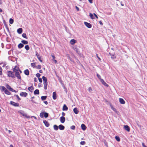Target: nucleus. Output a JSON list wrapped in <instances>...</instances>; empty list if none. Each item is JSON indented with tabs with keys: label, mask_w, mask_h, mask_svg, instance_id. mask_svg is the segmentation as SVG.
<instances>
[{
	"label": "nucleus",
	"mask_w": 147,
	"mask_h": 147,
	"mask_svg": "<svg viewBox=\"0 0 147 147\" xmlns=\"http://www.w3.org/2000/svg\"><path fill=\"white\" fill-rule=\"evenodd\" d=\"M36 55L37 56V57H39V55L38 54V53L37 51L36 52Z\"/></svg>",
	"instance_id": "nucleus-52"
},
{
	"label": "nucleus",
	"mask_w": 147,
	"mask_h": 147,
	"mask_svg": "<svg viewBox=\"0 0 147 147\" xmlns=\"http://www.w3.org/2000/svg\"><path fill=\"white\" fill-rule=\"evenodd\" d=\"M28 90L31 92H32L34 90V88L32 86L29 87L28 88Z\"/></svg>",
	"instance_id": "nucleus-22"
},
{
	"label": "nucleus",
	"mask_w": 147,
	"mask_h": 147,
	"mask_svg": "<svg viewBox=\"0 0 147 147\" xmlns=\"http://www.w3.org/2000/svg\"><path fill=\"white\" fill-rule=\"evenodd\" d=\"M109 54L111 55V58L112 59H114L116 58V56H115V55L114 54H111L110 53Z\"/></svg>",
	"instance_id": "nucleus-24"
},
{
	"label": "nucleus",
	"mask_w": 147,
	"mask_h": 147,
	"mask_svg": "<svg viewBox=\"0 0 147 147\" xmlns=\"http://www.w3.org/2000/svg\"><path fill=\"white\" fill-rule=\"evenodd\" d=\"M53 127H54V129L55 130H58V127H59V126L58 127L57 125H54V126H53Z\"/></svg>",
	"instance_id": "nucleus-29"
},
{
	"label": "nucleus",
	"mask_w": 147,
	"mask_h": 147,
	"mask_svg": "<svg viewBox=\"0 0 147 147\" xmlns=\"http://www.w3.org/2000/svg\"><path fill=\"white\" fill-rule=\"evenodd\" d=\"M21 42L23 44L26 45L28 43V42L25 40H22L21 41Z\"/></svg>",
	"instance_id": "nucleus-28"
},
{
	"label": "nucleus",
	"mask_w": 147,
	"mask_h": 147,
	"mask_svg": "<svg viewBox=\"0 0 147 147\" xmlns=\"http://www.w3.org/2000/svg\"><path fill=\"white\" fill-rule=\"evenodd\" d=\"M4 92L5 94L8 95H10L11 94L10 92L7 89L5 90Z\"/></svg>",
	"instance_id": "nucleus-30"
},
{
	"label": "nucleus",
	"mask_w": 147,
	"mask_h": 147,
	"mask_svg": "<svg viewBox=\"0 0 147 147\" xmlns=\"http://www.w3.org/2000/svg\"><path fill=\"white\" fill-rule=\"evenodd\" d=\"M39 93V90L38 89L36 90L34 92V94L35 95L38 94Z\"/></svg>",
	"instance_id": "nucleus-25"
},
{
	"label": "nucleus",
	"mask_w": 147,
	"mask_h": 147,
	"mask_svg": "<svg viewBox=\"0 0 147 147\" xmlns=\"http://www.w3.org/2000/svg\"><path fill=\"white\" fill-rule=\"evenodd\" d=\"M24 73L26 75H28L29 74V71L28 69H26L25 70Z\"/></svg>",
	"instance_id": "nucleus-23"
},
{
	"label": "nucleus",
	"mask_w": 147,
	"mask_h": 147,
	"mask_svg": "<svg viewBox=\"0 0 147 147\" xmlns=\"http://www.w3.org/2000/svg\"><path fill=\"white\" fill-rule=\"evenodd\" d=\"M39 72L40 73H42V70H40L39 71Z\"/></svg>",
	"instance_id": "nucleus-62"
},
{
	"label": "nucleus",
	"mask_w": 147,
	"mask_h": 147,
	"mask_svg": "<svg viewBox=\"0 0 147 147\" xmlns=\"http://www.w3.org/2000/svg\"><path fill=\"white\" fill-rule=\"evenodd\" d=\"M0 89L2 91L4 92H5V90L6 89L4 86H1L0 87Z\"/></svg>",
	"instance_id": "nucleus-27"
},
{
	"label": "nucleus",
	"mask_w": 147,
	"mask_h": 147,
	"mask_svg": "<svg viewBox=\"0 0 147 147\" xmlns=\"http://www.w3.org/2000/svg\"><path fill=\"white\" fill-rule=\"evenodd\" d=\"M80 143L81 145H83L86 144V142L84 141H82L80 142Z\"/></svg>",
	"instance_id": "nucleus-44"
},
{
	"label": "nucleus",
	"mask_w": 147,
	"mask_h": 147,
	"mask_svg": "<svg viewBox=\"0 0 147 147\" xmlns=\"http://www.w3.org/2000/svg\"><path fill=\"white\" fill-rule=\"evenodd\" d=\"M53 99L55 100L57 98V94L55 92H53Z\"/></svg>",
	"instance_id": "nucleus-13"
},
{
	"label": "nucleus",
	"mask_w": 147,
	"mask_h": 147,
	"mask_svg": "<svg viewBox=\"0 0 147 147\" xmlns=\"http://www.w3.org/2000/svg\"><path fill=\"white\" fill-rule=\"evenodd\" d=\"M13 20L12 18H10L9 20V23L11 24H12L13 23Z\"/></svg>",
	"instance_id": "nucleus-32"
},
{
	"label": "nucleus",
	"mask_w": 147,
	"mask_h": 147,
	"mask_svg": "<svg viewBox=\"0 0 147 147\" xmlns=\"http://www.w3.org/2000/svg\"><path fill=\"white\" fill-rule=\"evenodd\" d=\"M124 129L127 131L129 132L130 131V128L127 125H124Z\"/></svg>",
	"instance_id": "nucleus-10"
},
{
	"label": "nucleus",
	"mask_w": 147,
	"mask_h": 147,
	"mask_svg": "<svg viewBox=\"0 0 147 147\" xmlns=\"http://www.w3.org/2000/svg\"><path fill=\"white\" fill-rule=\"evenodd\" d=\"M42 79L43 80L44 88L45 90L47 89L48 84L47 82V78L45 76H42Z\"/></svg>",
	"instance_id": "nucleus-1"
},
{
	"label": "nucleus",
	"mask_w": 147,
	"mask_h": 147,
	"mask_svg": "<svg viewBox=\"0 0 147 147\" xmlns=\"http://www.w3.org/2000/svg\"><path fill=\"white\" fill-rule=\"evenodd\" d=\"M93 14L94 15V16H95L96 18L97 19H98V17L97 16V15L96 14H95V13H94Z\"/></svg>",
	"instance_id": "nucleus-56"
},
{
	"label": "nucleus",
	"mask_w": 147,
	"mask_h": 147,
	"mask_svg": "<svg viewBox=\"0 0 147 147\" xmlns=\"http://www.w3.org/2000/svg\"><path fill=\"white\" fill-rule=\"evenodd\" d=\"M89 16L92 19H93L94 18L93 15L92 13H90Z\"/></svg>",
	"instance_id": "nucleus-36"
},
{
	"label": "nucleus",
	"mask_w": 147,
	"mask_h": 147,
	"mask_svg": "<svg viewBox=\"0 0 147 147\" xmlns=\"http://www.w3.org/2000/svg\"><path fill=\"white\" fill-rule=\"evenodd\" d=\"M68 109V107H67L65 105H64L63 106V111H67Z\"/></svg>",
	"instance_id": "nucleus-21"
},
{
	"label": "nucleus",
	"mask_w": 147,
	"mask_h": 147,
	"mask_svg": "<svg viewBox=\"0 0 147 147\" xmlns=\"http://www.w3.org/2000/svg\"><path fill=\"white\" fill-rule=\"evenodd\" d=\"M38 80L40 82H42V79L41 78H39Z\"/></svg>",
	"instance_id": "nucleus-50"
},
{
	"label": "nucleus",
	"mask_w": 147,
	"mask_h": 147,
	"mask_svg": "<svg viewBox=\"0 0 147 147\" xmlns=\"http://www.w3.org/2000/svg\"><path fill=\"white\" fill-rule=\"evenodd\" d=\"M97 76L98 77V78L100 80V81L101 80H102V79L101 78V76H100V75H99L98 74H97Z\"/></svg>",
	"instance_id": "nucleus-45"
},
{
	"label": "nucleus",
	"mask_w": 147,
	"mask_h": 147,
	"mask_svg": "<svg viewBox=\"0 0 147 147\" xmlns=\"http://www.w3.org/2000/svg\"><path fill=\"white\" fill-rule=\"evenodd\" d=\"M12 91H12V92H16V91L14 90L13 89V90H12Z\"/></svg>",
	"instance_id": "nucleus-64"
},
{
	"label": "nucleus",
	"mask_w": 147,
	"mask_h": 147,
	"mask_svg": "<svg viewBox=\"0 0 147 147\" xmlns=\"http://www.w3.org/2000/svg\"><path fill=\"white\" fill-rule=\"evenodd\" d=\"M36 77H37L38 78H39L40 77V74L39 73H37L36 74Z\"/></svg>",
	"instance_id": "nucleus-49"
},
{
	"label": "nucleus",
	"mask_w": 147,
	"mask_h": 147,
	"mask_svg": "<svg viewBox=\"0 0 147 147\" xmlns=\"http://www.w3.org/2000/svg\"><path fill=\"white\" fill-rule=\"evenodd\" d=\"M43 123L46 127H48L49 126V124L48 122L46 120L43 121Z\"/></svg>",
	"instance_id": "nucleus-15"
},
{
	"label": "nucleus",
	"mask_w": 147,
	"mask_h": 147,
	"mask_svg": "<svg viewBox=\"0 0 147 147\" xmlns=\"http://www.w3.org/2000/svg\"><path fill=\"white\" fill-rule=\"evenodd\" d=\"M88 91L90 92L92 91V89L91 87H89L88 88Z\"/></svg>",
	"instance_id": "nucleus-47"
},
{
	"label": "nucleus",
	"mask_w": 147,
	"mask_h": 147,
	"mask_svg": "<svg viewBox=\"0 0 147 147\" xmlns=\"http://www.w3.org/2000/svg\"><path fill=\"white\" fill-rule=\"evenodd\" d=\"M62 115H63V116H64L65 115V114L63 112H62Z\"/></svg>",
	"instance_id": "nucleus-57"
},
{
	"label": "nucleus",
	"mask_w": 147,
	"mask_h": 147,
	"mask_svg": "<svg viewBox=\"0 0 147 147\" xmlns=\"http://www.w3.org/2000/svg\"><path fill=\"white\" fill-rule=\"evenodd\" d=\"M119 101L120 103L122 104H125V101L122 98H119Z\"/></svg>",
	"instance_id": "nucleus-14"
},
{
	"label": "nucleus",
	"mask_w": 147,
	"mask_h": 147,
	"mask_svg": "<svg viewBox=\"0 0 147 147\" xmlns=\"http://www.w3.org/2000/svg\"><path fill=\"white\" fill-rule=\"evenodd\" d=\"M44 102L46 105L48 104V102L47 101H45Z\"/></svg>",
	"instance_id": "nucleus-60"
},
{
	"label": "nucleus",
	"mask_w": 147,
	"mask_h": 147,
	"mask_svg": "<svg viewBox=\"0 0 147 147\" xmlns=\"http://www.w3.org/2000/svg\"><path fill=\"white\" fill-rule=\"evenodd\" d=\"M84 24L88 28H90L92 27L91 24L89 23H88L86 22H84Z\"/></svg>",
	"instance_id": "nucleus-7"
},
{
	"label": "nucleus",
	"mask_w": 147,
	"mask_h": 147,
	"mask_svg": "<svg viewBox=\"0 0 147 147\" xmlns=\"http://www.w3.org/2000/svg\"><path fill=\"white\" fill-rule=\"evenodd\" d=\"M13 71L15 73L17 72L20 71V73H22V71L20 70H19V68L17 66H16L13 69Z\"/></svg>",
	"instance_id": "nucleus-4"
},
{
	"label": "nucleus",
	"mask_w": 147,
	"mask_h": 147,
	"mask_svg": "<svg viewBox=\"0 0 147 147\" xmlns=\"http://www.w3.org/2000/svg\"><path fill=\"white\" fill-rule=\"evenodd\" d=\"M7 75L9 77H11L12 78H15L14 75L11 71H7Z\"/></svg>",
	"instance_id": "nucleus-3"
},
{
	"label": "nucleus",
	"mask_w": 147,
	"mask_h": 147,
	"mask_svg": "<svg viewBox=\"0 0 147 147\" xmlns=\"http://www.w3.org/2000/svg\"><path fill=\"white\" fill-rule=\"evenodd\" d=\"M81 128L82 129L84 130V131L86 129V126H85V125L84 124H82L81 125Z\"/></svg>",
	"instance_id": "nucleus-12"
},
{
	"label": "nucleus",
	"mask_w": 147,
	"mask_h": 147,
	"mask_svg": "<svg viewBox=\"0 0 147 147\" xmlns=\"http://www.w3.org/2000/svg\"><path fill=\"white\" fill-rule=\"evenodd\" d=\"M111 109L115 112H117V111H116V109L114 108L113 107V106L111 105Z\"/></svg>",
	"instance_id": "nucleus-38"
},
{
	"label": "nucleus",
	"mask_w": 147,
	"mask_h": 147,
	"mask_svg": "<svg viewBox=\"0 0 147 147\" xmlns=\"http://www.w3.org/2000/svg\"><path fill=\"white\" fill-rule=\"evenodd\" d=\"M100 81L104 85L107 87H108L109 86L102 79V80H101Z\"/></svg>",
	"instance_id": "nucleus-11"
},
{
	"label": "nucleus",
	"mask_w": 147,
	"mask_h": 147,
	"mask_svg": "<svg viewBox=\"0 0 147 147\" xmlns=\"http://www.w3.org/2000/svg\"><path fill=\"white\" fill-rule=\"evenodd\" d=\"M47 98V96H43L41 97V99L42 100H44L46 99Z\"/></svg>",
	"instance_id": "nucleus-31"
},
{
	"label": "nucleus",
	"mask_w": 147,
	"mask_h": 147,
	"mask_svg": "<svg viewBox=\"0 0 147 147\" xmlns=\"http://www.w3.org/2000/svg\"><path fill=\"white\" fill-rule=\"evenodd\" d=\"M10 103L11 105L15 107H18L19 106V104L18 103L15 102L13 101H11Z\"/></svg>",
	"instance_id": "nucleus-5"
},
{
	"label": "nucleus",
	"mask_w": 147,
	"mask_h": 147,
	"mask_svg": "<svg viewBox=\"0 0 147 147\" xmlns=\"http://www.w3.org/2000/svg\"><path fill=\"white\" fill-rule=\"evenodd\" d=\"M2 69L1 67H0V75L2 74Z\"/></svg>",
	"instance_id": "nucleus-43"
},
{
	"label": "nucleus",
	"mask_w": 147,
	"mask_h": 147,
	"mask_svg": "<svg viewBox=\"0 0 147 147\" xmlns=\"http://www.w3.org/2000/svg\"><path fill=\"white\" fill-rule=\"evenodd\" d=\"M16 96L17 97V98L18 99V100H20V98L19 96L18 95H16Z\"/></svg>",
	"instance_id": "nucleus-53"
},
{
	"label": "nucleus",
	"mask_w": 147,
	"mask_h": 147,
	"mask_svg": "<svg viewBox=\"0 0 147 147\" xmlns=\"http://www.w3.org/2000/svg\"><path fill=\"white\" fill-rule=\"evenodd\" d=\"M51 56L52 57L53 59H54L55 58V57L54 56V54H51Z\"/></svg>",
	"instance_id": "nucleus-51"
},
{
	"label": "nucleus",
	"mask_w": 147,
	"mask_h": 147,
	"mask_svg": "<svg viewBox=\"0 0 147 147\" xmlns=\"http://www.w3.org/2000/svg\"><path fill=\"white\" fill-rule=\"evenodd\" d=\"M41 66L40 65H38L36 66V68L38 69H41Z\"/></svg>",
	"instance_id": "nucleus-42"
},
{
	"label": "nucleus",
	"mask_w": 147,
	"mask_h": 147,
	"mask_svg": "<svg viewBox=\"0 0 147 147\" xmlns=\"http://www.w3.org/2000/svg\"><path fill=\"white\" fill-rule=\"evenodd\" d=\"M48 114L47 113H44V116L45 118H47L48 117Z\"/></svg>",
	"instance_id": "nucleus-37"
},
{
	"label": "nucleus",
	"mask_w": 147,
	"mask_h": 147,
	"mask_svg": "<svg viewBox=\"0 0 147 147\" xmlns=\"http://www.w3.org/2000/svg\"><path fill=\"white\" fill-rule=\"evenodd\" d=\"M115 139L118 142H119L120 140V139L119 137L118 136H116L115 137Z\"/></svg>",
	"instance_id": "nucleus-34"
},
{
	"label": "nucleus",
	"mask_w": 147,
	"mask_h": 147,
	"mask_svg": "<svg viewBox=\"0 0 147 147\" xmlns=\"http://www.w3.org/2000/svg\"><path fill=\"white\" fill-rule=\"evenodd\" d=\"M22 36L23 37H24L25 38H26V39L27 38V37L26 36V33H23L22 35Z\"/></svg>",
	"instance_id": "nucleus-35"
},
{
	"label": "nucleus",
	"mask_w": 147,
	"mask_h": 147,
	"mask_svg": "<svg viewBox=\"0 0 147 147\" xmlns=\"http://www.w3.org/2000/svg\"><path fill=\"white\" fill-rule=\"evenodd\" d=\"M15 75L18 79H21V77L20 76L19 71L16 72L15 73Z\"/></svg>",
	"instance_id": "nucleus-8"
},
{
	"label": "nucleus",
	"mask_w": 147,
	"mask_h": 147,
	"mask_svg": "<svg viewBox=\"0 0 147 147\" xmlns=\"http://www.w3.org/2000/svg\"><path fill=\"white\" fill-rule=\"evenodd\" d=\"M31 66L33 67H36V66H35V63H31Z\"/></svg>",
	"instance_id": "nucleus-40"
},
{
	"label": "nucleus",
	"mask_w": 147,
	"mask_h": 147,
	"mask_svg": "<svg viewBox=\"0 0 147 147\" xmlns=\"http://www.w3.org/2000/svg\"><path fill=\"white\" fill-rule=\"evenodd\" d=\"M25 48L27 51H28L30 49V47L28 45L25 46Z\"/></svg>",
	"instance_id": "nucleus-33"
},
{
	"label": "nucleus",
	"mask_w": 147,
	"mask_h": 147,
	"mask_svg": "<svg viewBox=\"0 0 147 147\" xmlns=\"http://www.w3.org/2000/svg\"><path fill=\"white\" fill-rule=\"evenodd\" d=\"M76 40L74 39H71L70 41V43L72 45H74L76 42Z\"/></svg>",
	"instance_id": "nucleus-18"
},
{
	"label": "nucleus",
	"mask_w": 147,
	"mask_h": 147,
	"mask_svg": "<svg viewBox=\"0 0 147 147\" xmlns=\"http://www.w3.org/2000/svg\"><path fill=\"white\" fill-rule=\"evenodd\" d=\"M28 95V94L26 92H22L20 94V95L22 97H26Z\"/></svg>",
	"instance_id": "nucleus-6"
},
{
	"label": "nucleus",
	"mask_w": 147,
	"mask_h": 147,
	"mask_svg": "<svg viewBox=\"0 0 147 147\" xmlns=\"http://www.w3.org/2000/svg\"><path fill=\"white\" fill-rule=\"evenodd\" d=\"M18 112L26 118H30V116H28L22 110H20L18 111Z\"/></svg>",
	"instance_id": "nucleus-2"
},
{
	"label": "nucleus",
	"mask_w": 147,
	"mask_h": 147,
	"mask_svg": "<svg viewBox=\"0 0 147 147\" xmlns=\"http://www.w3.org/2000/svg\"><path fill=\"white\" fill-rule=\"evenodd\" d=\"M39 60L41 62H42V59L41 57H37Z\"/></svg>",
	"instance_id": "nucleus-39"
},
{
	"label": "nucleus",
	"mask_w": 147,
	"mask_h": 147,
	"mask_svg": "<svg viewBox=\"0 0 147 147\" xmlns=\"http://www.w3.org/2000/svg\"><path fill=\"white\" fill-rule=\"evenodd\" d=\"M60 120L61 123H63L65 121V118L64 117L62 116L60 117Z\"/></svg>",
	"instance_id": "nucleus-9"
},
{
	"label": "nucleus",
	"mask_w": 147,
	"mask_h": 147,
	"mask_svg": "<svg viewBox=\"0 0 147 147\" xmlns=\"http://www.w3.org/2000/svg\"><path fill=\"white\" fill-rule=\"evenodd\" d=\"M40 117L41 118H42L44 117V113L42 112L41 113H40Z\"/></svg>",
	"instance_id": "nucleus-46"
},
{
	"label": "nucleus",
	"mask_w": 147,
	"mask_h": 147,
	"mask_svg": "<svg viewBox=\"0 0 147 147\" xmlns=\"http://www.w3.org/2000/svg\"><path fill=\"white\" fill-rule=\"evenodd\" d=\"M24 45L21 43L19 44L18 45V47L19 49H21L24 47Z\"/></svg>",
	"instance_id": "nucleus-26"
},
{
	"label": "nucleus",
	"mask_w": 147,
	"mask_h": 147,
	"mask_svg": "<svg viewBox=\"0 0 147 147\" xmlns=\"http://www.w3.org/2000/svg\"><path fill=\"white\" fill-rule=\"evenodd\" d=\"M99 23L100 24V25H102L103 24V23H102V22L101 21H99Z\"/></svg>",
	"instance_id": "nucleus-61"
},
{
	"label": "nucleus",
	"mask_w": 147,
	"mask_h": 147,
	"mask_svg": "<svg viewBox=\"0 0 147 147\" xmlns=\"http://www.w3.org/2000/svg\"><path fill=\"white\" fill-rule=\"evenodd\" d=\"M73 111L76 114H77L78 113L79 111L77 108H74L73 109Z\"/></svg>",
	"instance_id": "nucleus-20"
},
{
	"label": "nucleus",
	"mask_w": 147,
	"mask_h": 147,
	"mask_svg": "<svg viewBox=\"0 0 147 147\" xmlns=\"http://www.w3.org/2000/svg\"><path fill=\"white\" fill-rule=\"evenodd\" d=\"M76 9H77V10H78V11H79V8L77 6H76Z\"/></svg>",
	"instance_id": "nucleus-63"
},
{
	"label": "nucleus",
	"mask_w": 147,
	"mask_h": 147,
	"mask_svg": "<svg viewBox=\"0 0 147 147\" xmlns=\"http://www.w3.org/2000/svg\"><path fill=\"white\" fill-rule=\"evenodd\" d=\"M53 60L55 63L56 64L57 63V61L55 59H53Z\"/></svg>",
	"instance_id": "nucleus-58"
},
{
	"label": "nucleus",
	"mask_w": 147,
	"mask_h": 147,
	"mask_svg": "<svg viewBox=\"0 0 147 147\" xmlns=\"http://www.w3.org/2000/svg\"><path fill=\"white\" fill-rule=\"evenodd\" d=\"M59 128L60 130H63L64 129L65 127L62 125H60L59 126Z\"/></svg>",
	"instance_id": "nucleus-17"
},
{
	"label": "nucleus",
	"mask_w": 147,
	"mask_h": 147,
	"mask_svg": "<svg viewBox=\"0 0 147 147\" xmlns=\"http://www.w3.org/2000/svg\"><path fill=\"white\" fill-rule=\"evenodd\" d=\"M142 146L143 147H147L144 144V143H142Z\"/></svg>",
	"instance_id": "nucleus-55"
},
{
	"label": "nucleus",
	"mask_w": 147,
	"mask_h": 147,
	"mask_svg": "<svg viewBox=\"0 0 147 147\" xmlns=\"http://www.w3.org/2000/svg\"><path fill=\"white\" fill-rule=\"evenodd\" d=\"M74 50L76 52L78 53L79 54V51L78 49L77 48H75L74 49Z\"/></svg>",
	"instance_id": "nucleus-41"
},
{
	"label": "nucleus",
	"mask_w": 147,
	"mask_h": 147,
	"mask_svg": "<svg viewBox=\"0 0 147 147\" xmlns=\"http://www.w3.org/2000/svg\"><path fill=\"white\" fill-rule=\"evenodd\" d=\"M88 0L90 3H92V2H93L92 0Z\"/></svg>",
	"instance_id": "nucleus-59"
},
{
	"label": "nucleus",
	"mask_w": 147,
	"mask_h": 147,
	"mask_svg": "<svg viewBox=\"0 0 147 147\" xmlns=\"http://www.w3.org/2000/svg\"><path fill=\"white\" fill-rule=\"evenodd\" d=\"M96 56L98 58V60H99V61H100L101 60V59H100V58L98 56V54H96Z\"/></svg>",
	"instance_id": "nucleus-54"
},
{
	"label": "nucleus",
	"mask_w": 147,
	"mask_h": 147,
	"mask_svg": "<svg viewBox=\"0 0 147 147\" xmlns=\"http://www.w3.org/2000/svg\"><path fill=\"white\" fill-rule=\"evenodd\" d=\"M17 32L19 34H21L22 32V28H20L17 30Z\"/></svg>",
	"instance_id": "nucleus-19"
},
{
	"label": "nucleus",
	"mask_w": 147,
	"mask_h": 147,
	"mask_svg": "<svg viewBox=\"0 0 147 147\" xmlns=\"http://www.w3.org/2000/svg\"><path fill=\"white\" fill-rule=\"evenodd\" d=\"M71 129L73 130H74L75 129V126L74 125H72L70 127Z\"/></svg>",
	"instance_id": "nucleus-48"
},
{
	"label": "nucleus",
	"mask_w": 147,
	"mask_h": 147,
	"mask_svg": "<svg viewBox=\"0 0 147 147\" xmlns=\"http://www.w3.org/2000/svg\"><path fill=\"white\" fill-rule=\"evenodd\" d=\"M6 87L7 88V89H8L10 91H12L13 89L12 88H11L10 86L8 85L7 84H6L5 85Z\"/></svg>",
	"instance_id": "nucleus-16"
}]
</instances>
